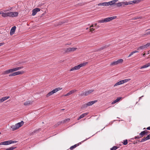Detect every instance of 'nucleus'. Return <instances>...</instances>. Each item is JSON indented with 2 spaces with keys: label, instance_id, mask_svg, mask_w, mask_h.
I'll return each mask as SVG.
<instances>
[{
  "label": "nucleus",
  "instance_id": "f257e3e1",
  "mask_svg": "<svg viewBox=\"0 0 150 150\" xmlns=\"http://www.w3.org/2000/svg\"><path fill=\"white\" fill-rule=\"evenodd\" d=\"M141 0H134L132 1H131L128 2L126 1L125 2H121L122 6L124 7L125 6L128 5H131L134 4H137Z\"/></svg>",
  "mask_w": 150,
  "mask_h": 150
},
{
  "label": "nucleus",
  "instance_id": "f03ea898",
  "mask_svg": "<svg viewBox=\"0 0 150 150\" xmlns=\"http://www.w3.org/2000/svg\"><path fill=\"white\" fill-rule=\"evenodd\" d=\"M116 18V16H113L107 18H104L103 19L99 20L97 22L98 23H105L111 21L113 19H115Z\"/></svg>",
  "mask_w": 150,
  "mask_h": 150
},
{
  "label": "nucleus",
  "instance_id": "7ed1b4c3",
  "mask_svg": "<svg viewBox=\"0 0 150 150\" xmlns=\"http://www.w3.org/2000/svg\"><path fill=\"white\" fill-rule=\"evenodd\" d=\"M88 63L87 62H86L81 64L78 65L74 66L71 68L70 71H73L75 70H78L80 69L81 67H83L86 65Z\"/></svg>",
  "mask_w": 150,
  "mask_h": 150
},
{
  "label": "nucleus",
  "instance_id": "20e7f679",
  "mask_svg": "<svg viewBox=\"0 0 150 150\" xmlns=\"http://www.w3.org/2000/svg\"><path fill=\"white\" fill-rule=\"evenodd\" d=\"M23 122L21 121L20 122L16 124L15 125L11 126V128L13 131L15 130L21 126L23 125Z\"/></svg>",
  "mask_w": 150,
  "mask_h": 150
},
{
  "label": "nucleus",
  "instance_id": "39448f33",
  "mask_svg": "<svg viewBox=\"0 0 150 150\" xmlns=\"http://www.w3.org/2000/svg\"><path fill=\"white\" fill-rule=\"evenodd\" d=\"M17 142L16 141L8 140L1 142L0 145H8L12 143H16Z\"/></svg>",
  "mask_w": 150,
  "mask_h": 150
},
{
  "label": "nucleus",
  "instance_id": "423d86ee",
  "mask_svg": "<svg viewBox=\"0 0 150 150\" xmlns=\"http://www.w3.org/2000/svg\"><path fill=\"white\" fill-rule=\"evenodd\" d=\"M9 15V17H15L18 16V13L17 12H10Z\"/></svg>",
  "mask_w": 150,
  "mask_h": 150
},
{
  "label": "nucleus",
  "instance_id": "0eeeda50",
  "mask_svg": "<svg viewBox=\"0 0 150 150\" xmlns=\"http://www.w3.org/2000/svg\"><path fill=\"white\" fill-rule=\"evenodd\" d=\"M150 46V43H148L147 44H146V45L141 46L138 48H137V49L138 50H143L145 48H146L148 47L149 46Z\"/></svg>",
  "mask_w": 150,
  "mask_h": 150
},
{
  "label": "nucleus",
  "instance_id": "6e6552de",
  "mask_svg": "<svg viewBox=\"0 0 150 150\" xmlns=\"http://www.w3.org/2000/svg\"><path fill=\"white\" fill-rule=\"evenodd\" d=\"M40 9L39 8H34L32 10V15L33 16H35L37 12L40 11Z\"/></svg>",
  "mask_w": 150,
  "mask_h": 150
},
{
  "label": "nucleus",
  "instance_id": "1a4fd4ad",
  "mask_svg": "<svg viewBox=\"0 0 150 150\" xmlns=\"http://www.w3.org/2000/svg\"><path fill=\"white\" fill-rule=\"evenodd\" d=\"M93 91V90H88L87 91H86L83 94V95L86 96L88 95L89 94L91 93Z\"/></svg>",
  "mask_w": 150,
  "mask_h": 150
},
{
  "label": "nucleus",
  "instance_id": "9d476101",
  "mask_svg": "<svg viewBox=\"0 0 150 150\" xmlns=\"http://www.w3.org/2000/svg\"><path fill=\"white\" fill-rule=\"evenodd\" d=\"M16 29V27L15 26L11 28L10 32V34L11 35L15 33V30Z\"/></svg>",
  "mask_w": 150,
  "mask_h": 150
},
{
  "label": "nucleus",
  "instance_id": "9b49d317",
  "mask_svg": "<svg viewBox=\"0 0 150 150\" xmlns=\"http://www.w3.org/2000/svg\"><path fill=\"white\" fill-rule=\"evenodd\" d=\"M24 72L23 71H18L13 73V75L14 76H15L17 75H20L24 73Z\"/></svg>",
  "mask_w": 150,
  "mask_h": 150
},
{
  "label": "nucleus",
  "instance_id": "f8f14e48",
  "mask_svg": "<svg viewBox=\"0 0 150 150\" xmlns=\"http://www.w3.org/2000/svg\"><path fill=\"white\" fill-rule=\"evenodd\" d=\"M147 131H143L139 135L140 136V137L142 138V137H143L145 135H146L147 134Z\"/></svg>",
  "mask_w": 150,
  "mask_h": 150
},
{
  "label": "nucleus",
  "instance_id": "ddd939ff",
  "mask_svg": "<svg viewBox=\"0 0 150 150\" xmlns=\"http://www.w3.org/2000/svg\"><path fill=\"white\" fill-rule=\"evenodd\" d=\"M62 89V88L58 87V88H55V89H53L52 91V93L53 94H54V93H56L57 92L61 90Z\"/></svg>",
  "mask_w": 150,
  "mask_h": 150
},
{
  "label": "nucleus",
  "instance_id": "4468645a",
  "mask_svg": "<svg viewBox=\"0 0 150 150\" xmlns=\"http://www.w3.org/2000/svg\"><path fill=\"white\" fill-rule=\"evenodd\" d=\"M77 49L76 48H68L67 50V52H72L75 51Z\"/></svg>",
  "mask_w": 150,
  "mask_h": 150
},
{
  "label": "nucleus",
  "instance_id": "2eb2a0df",
  "mask_svg": "<svg viewBox=\"0 0 150 150\" xmlns=\"http://www.w3.org/2000/svg\"><path fill=\"white\" fill-rule=\"evenodd\" d=\"M2 16L3 17H9V12L7 13L3 12L2 11L1 13Z\"/></svg>",
  "mask_w": 150,
  "mask_h": 150
},
{
  "label": "nucleus",
  "instance_id": "dca6fc26",
  "mask_svg": "<svg viewBox=\"0 0 150 150\" xmlns=\"http://www.w3.org/2000/svg\"><path fill=\"white\" fill-rule=\"evenodd\" d=\"M97 101V100H95L94 101H93L88 102L87 103V104L88 106H91V105H93V104L95 103Z\"/></svg>",
  "mask_w": 150,
  "mask_h": 150
},
{
  "label": "nucleus",
  "instance_id": "f3484780",
  "mask_svg": "<svg viewBox=\"0 0 150 150\" xmlns=\"http://www.w3.org/2000/svg\"><path fill=\"white\" fill-rule=\"evenodd\" d=\"M70 119L68 118L67 119H65L64 120H62L61 121V122H59L57 123L58 125H60V124L62 123H65L68 121Z\"/></svg>",
  "mask_w": 150,
  "mask_h": 150
},
{
  "label": "nucleus",
  "instance_id": "a211bd4d",
  "mask_svg": "<svg viewBox=\"0 0 150 150\" xmlns=\"http://www.w3.org/2000/svg\"><path fill=\"white\" fill-rule=\"evenodd\" d=\"M88 113H85L83 114L80 116L78 118V119L79 120L80 119L83 117L87 115L88 114Z\"/></svg>",
  "mask_w": 150,
  "mask_h": 150
},
{
  "label": "nucleus",
  "instance_id": "6ab92c4d",
  "mask_svg": "<svg viewBox=\"0 0 150 150\" xmlns=\"http://www.w3.org/2000/svg\"><path fill=\"white\" fill-rule=\"evenodd\" d=\"M121 97L117 98L115 100L112 102V104H114L116 103L117 102L119 101L121 99Z\"/></svg>",
  "mask_w": 150,
  "mask_h": 150
},
{
  "label": "nucleus",
  "instance_id": "aec40b11",
  "mask_svg": "<svg viewBox=\"0 0 150 150\" xmlns=\"http://www.w3.org/2000/svg\"><path fill=\"white\" fill-rule=\"evenodd\" d=\"M98 6H107V2L101 3L98 4Z\"/></svg>",
  "mask_w": 150,
  "mask_h": 150
},
{
  "label": "nucleus",
  "instance_id": "412c9836",
  "mask_svg": "<svg viewBox=\"0 0 150 150\" xmlns=\"http://www.w3.org/2000/svg\"><path fill=\"white\" fill-rule=\"evenodd\" d=\"M23 68V67L22 66V67H16L15 68H13V71H16L18 70H20V69H21Z\"/></svg>",
  "mask_w": 150,
  "mask_h": 150
},
{
  "label": "nucleus",
  "instance_id": "4be33fe9",
  "mask_svg": "<svg viewBox=\"0 0 150 150\" xmlns=\"http://www.w3.org/2000/svg\"><path fill=\"white\" fill-rule=\"evenodd\" d=\"M123 84V82H122V80L120 81L119 82L116 83L114 86L115 87V86L119 85L121 84Z\"/></svg>",
  "mask_w": 150,
  "mask_h": 150
},
{
  "label": "nucleus",
  "instance_id": "5701e85b",
  "mask_svg": "<svg viewBox=\"0 0 150 150\" xmlns=\"http://www.w3.org/2000/svg\"><path fill=\"white\" fill-rule=\"evenodd\" d=\"M107 6H108L109 5H112L113 4H114V3H113V1H109L108 2H107Z\"/></svg>",
  "mask_w": 150,
  "mask_h": 150
},
{
  "label": "nucleus",
  "instance_id": "b1692460",
  "mask_svg": "<svg viewBox=\"0 0 150 150\" xmlns=\"http://www.w3.org/2000/svg\"><path fill=\"white\" fill-rule=\"evenodd\" d=\"M146 32L144 34V35H150V29H147L146 31Z\"/></svg>",
  "mask_w": 150,
  "mask_h": 150
},
{
  "label": "nucleus",
  "instance_id": "393cba45",
  "mask_svg": "<svg viewBox=\"0 0 150 150\" xmlns=\"http://www.w3.org/2000/svg\"><path fill=\"white\" fill-rule=\"evenodd\" d=\"M16 148V147L12 146L10 147H9L8 148L6 149H4V150H13Z\"/></svg>",
  "mask_w": 150,
  "mask_h": 150
},
{
  "label": "nucleus",
  "instance_id": "a878e982",
  "mask_svg": "<svg viewBox=\"0 0 150 150\" xmlns=\"http://www.w3.org/2000/svg\"><path fill=\"white\" fill-rule=\"evenodd\" d=\"M130 80H131L130 79H124L123 80H122V81L123 82V83H126V82L129 81Z\"/></svg>",
  "mask_w": 150,
  "mask_h": 150
},
{
  "label": "nucleus",
  "instance_id": "bb28decb",
  "mask_svg": "<svg viewBox=\"0 0 150 150\" xmlns=\"http://www.w3.org/2000/svg\"><path fill=\"white\" fill-rule=\"evenodd\" d=\"M53 94H54L52 91H50V92H49V93H48L47 95H46V97H48L49 96H51V95H53Z\"/></svg>",
  "mask_w": 150,
  "mask_h": 150
},
{
  "label": "nucleus",
  "instance_id": "cd10ccee",
  "mask_svg": "<svg viewBox=\"0 0 150 150\" xmlns=\"http://www.w3.org/2000/svg\"><path fill=\"white\" fill-rule=\"evenodd\" d=\"M117 64L122 63L123 62V60L122 59H119L116 61Z\"/></svg>",
  "mask_w": 150,
  "mask_h": 150
},
{
  "label": "nucleus",
  "instance_id": "c85d7f7f",
  "mask_svg": "<svg viewBox=\"0 0 150 150\" xmlns=\"http://www.w3.org/2000/svg\"><path fill=\"white\" fill-rule=\"evenodd\" d=\"M31 102L30 101H26L24 103V104L25 105H27L31 104Z\"/></svg>",
  "mask_w": 150,
  "mask_h": 150
},
{
  "label": "nucleus",
  "instance_id": "c756f323",
  "mask_svg": "<svg viewBox=\"0 0 150 150\" xmlns=\"http://www.w3.org/2000/svg\"><path fill=\"white\" fill-rule=\"evenodd\" d=\"M117 64V62L116 61L113 62L111 63L110 65L111 66H114V65H116Z\"/></svg>",
  "mask_w": 150,
  "mask_h": 150
},
{
  "label": "nucleus",
  "instance_id": "7c9ffc66",
  "mask_svg": "<svg viewBox=\"0 0 150 150\" xmlns=\"http://www.w3.org/2000/svg\"><path fill=\"white\" fill-rule=\"evenodd\" d=\"M149 67V66L148 65V64H147L144 65L143 66H142L141 67H140V69H143V68H147V67Z\"/></svg>",
  "mask_w": 150,
  "mask_h": 150
},
{
  "label": "nucleus",
  "instance_id": "2f4dec72",
  "mask_svg": "<svg viewBox=\"0 0 150 150\" xmlns=\"http://www.w3.org/2000/svg\"><path fill=\"white\" fill-rule=\"evenodd\" d=\"M108 46V45H105L102 46V47H101L98 50H102L103 49H104V48L107 47Z\"/></svg>",
  "mask_w": 150,
  "mask_h": 150
},
{
  "label": "nucleus",
  "instance_id": "473e14b6",
  "mask_svg": "<svg viewBox=\"0 0 150 150\" xmlns=\"http://www.w3.org/2000/svg\"><path fill=\"white\" fill-rule=\"evenodd\" d=\"M148 140L147 138H146V137H144V138L142 139L140 141V142H143L147 140Z\"/></svg>",
  "mask_w": 150,
  "mask_h": 150
},
{
  "label": "nucleus",
  "instance_id": "72a5a7b5",
  "mask_svg": "<svg viewBox=\"0 0 150 150\" xmlns=\"http://www.w3.org/2000/svg\"><path fill=\"white\" fill-rule=\"evenodd\" d=\"M115 4L116 5L117 7H120L122 6L121 2H120L117 3L116 4Z\"/></svg>",
  "mask_w": 150,
  "mask_h": 150
},
{
  "label": "nucleus",
  "instance_id": "f704fd0d",
  "mask_svg": "<svg viewBox=\"0 0 150 150\" xmlns=\"http://www.w3.org/2000/svg\"><path fill=\"white\" fill-rule=\"evenodd\" d=\"M77 146V144H75L74 146H71L70 147V149L71 150H73L74 149L76 148Z\"/></svg>",
  "mask_w": 150,
  "mask_h": 150
},
{
  "label": "nucleus",
  "instance_id": "c9c22d12",
  "mask_svg": "<svg viewBox=\"0 0 150 150\" xmlns=\"http://www.w3.org/2000/svg\"><path fill=\"white\" fill-rule=\"evenodd\" d=\"M123 144L124 145H126L127 144V139L123 141Z\"/></svg>",
  "mask_w": 150,
  "mask_h": 150
},
{
  "label": "nucleus",
  "instance_id": "e433bc0d",
  "mask_svg": "<svg viewBox=\"0 0 150 150\" xmlns=\"http://www.w3.org/2000/svg\"><path fill=\"white\" fill-rule=\"evenodd\" d=\"M118 147L116 146H114L112 148H111L110 150H115L117 149Z\"/></svg>",
  "mask_w": 150,
  "mask_h": 150
},
{
  "label": "nucleus",
  "instance_id": "4c0bfd02",
  "mask_svg": "<svg viewBox=\"0 0 150 150\" xmlns=\"http://www.w3.org/2000/svg\"><path fill=\"white\" fill-rule=\"evenodd\" d=\"M76 91V90H72L70 91L69 92H70L71 94H72L75 93Z\"/></svg>",
  "mask_w": 150,
  "mask_h": 150
},
{
  "label": "nucleus",
  "instance_id": "58836bf2",
  "mask_svg": "<svg viewBox=\"0 0 150 150\" xmlns=\"http://www.w3.org/2000/svg\"><path fill=\"white\" fill-rule=\"evenodd\" d=\"M9 74L8 71V70H6L4 71L3 73V75H5L6 74Z\"/></svg>",
  "mask_w": 150,
  "mask_h": 150
},
{
  "label": "nucleus",
  "instance_id": "ea45409f",
  "mask_svg": "<svg viewBox=\"0 0 150 150\" xmlns=\"http://www.w3.org/2000/svg\"><path fill=\"white\" fill-rule=\"evenodd\" d=\"M88 106L87 103L86 104H84L82 105V106L81 107V108H86Z\"/></svg>",
  "mask_w": 150,
  "mask_h": 150
},
{
  "label": "nucleus",
  "instance_id": "a19ab883",
  "mask_svg": "<svg viewBox=\"0 0 150 150\" xmlns=\"http://www.w3.org/2000/svg\"><path fill=\"white\" fill-rule=\"evenodd\" d=\"M9 96H6V97H3V100H4V101L8 99L9 98Z\"/></svg>",
  "mask_w": 150,
  "mask_h": 150
},
{
  "label": "nucleus",
  "instance_id": "79ce46f5",
  "mask_svg": "<svg viewBox=\"0 0 150 150\" xmlns=\"http://www.w3.org/2000/svg\"><path fill=\"white\" fill-rule=\"evenodd\" d=\"M8 70V71L9 73H11V72H12L14 71L13 68Z\"/></svg>",
  "mask_w": 150,
  "mask_h": 150
},
{
  "label": "nucleus",
  "instance_id": "37998d69",
  "mask_svg": "<svg viewBox=\"0 0 150 150\" xmlns=\"http://www.w3.org/2000/svg\"><path fill=\"white\" fill-rule=\"evenodd\" d=\"M70 95H71V94L70 93V92H68L66 94L64 95V96H69Z\"/></svg>",
  "mask_w": 150,
  "mask_h": 150
},
{
  "label": "nucleus",
  "instance_id": "c03bdc74",
  "mask_svg": "<svg viewBox=\"0 0 150 150\" xmlns=\"http://www.w3.org/2000/svg\"><path fill=\"white\" fill-rule=\"evenodd\" d=\"M140 136H135L134 138L132 139H139L141 138Z\"/></svg>",
  "mask_w": 150,
  "mask_h": 150
},
{
  "label": "nucleus",
  "instance_id": "a18cd8bd",
  "mask_svg": "<svg viewBox=\"0 0 150 150\" xmlns=\"http://www.w3.org/2000/svg\"><path fill=\"white\" fill-rule=\"evenodd\" d=\"M134 54V52H133V51L131 53L129 54L128 57H131L132 55Z\"/></svg>",
  "mask_w": 150,
  "mask_h": 150
},
{
  "label": "nucleus",
  "instance_id": "49530a36",
  "mask_svg": "<svg viewBox=\"0 0 150 150\" xmlns=\"http://www.w3.org/2000/svg\"><path fill=\"white\" fill-rule=\"evenodd\" d=\"M94 30V29H93V28H90V31H91L92 33H93V31Z\"/></svg>",
  "mask_w": 150,
  "mask_h": 150
},
{
  "label": "nucleus",
  "instance_id": "de8ad7c7",
  "mask_svg": "<svg viewBox=\"0 0 150 150\" xmlns=\"http://www.w3.org/2000/svg\"><path fill=\"white\" fill-rule=\"evenodd\" d=\"M146 138H147L148 139H150V134L148 135L147 137Z\"/></svg>",
  "mask_w": 150,
  "mask_h": 150
},
{
  "label": "nucleus",
  "instance_id": "09e8293b",
  "mask_svg": "<svg viewBox=\"0 0 150 150\" xmlns=\"http://www.w3.org/2000/svg\"><path fill=\"white\" fill-rule=\"evenodd\" d=\"M0 101L1 103L3 101H4V100H3V98H1L0 99Z\"/></svg>",
  "mask_w": 150,
  "mask_h": 150
},
{
  "label": "nucleus",
  "instance_id": "8fccbe9b",
  "mask_svg": "<svg viewBox=\"0 0 150 150\" xmlns=\"http://www.w3.org/2000/svg\"><path fill=\"white\" fill-rule=\"evenodd\" d=\"M140 17H135V18H134V20H135V19H139L140 18Z\"/></svg>",
  "mask_w": 150,
  "mask_h": 150
},
{
  "label": "nucleus",
  "instance_id": "3c124183",
  "mask_svg": "<svg viewBox=\"0 0 150 150\" xmlns=\"http://www.w3.org/2000/svg\"><path fill=\"white\" fill-rule=\"evenodd\" d=\"M118 0H112L114 4H115L116 2H117Z\"/></svg>",
  "mask_w": 150,
  "mask_h": 150
},
{
  "label": "nucleus",
  "instance_id": "603ef678",
  "mask_svg": "<svg viewBox=\"0 0 150 150\" xmlns=\"http://www.w3.org/2000/svg\"><path fill=\"white\" fill-rule=\"evenodd\" d=\"M9 76H14L13 75V73H12V74H10L9 75Z\"/></svg>",
  "mask_w": 150,
  "mask_h": 150
},
{
  "label": "nucleus",
  "instance_id": "864d4df0",
  "mask_svg": "<svg viewBox=\"0 0 150 150\" xmlns=\"http://www.w3.org/2000/svg\"><path fill=\"white\" fill-rule=\"evenodd\" d=\"M133 52H134V53L139 52L137 50H135V51H133Z\"/></svg>",
  "mask_w": 150,
  "mask_h": 150
},
{
  "label": "nucleus",
  "instance_id": "5fc2aeb1",
  "mask_svg": "<svg viewBox=\"0 0 150 150\" xmlns=\"http://www.w3.org/2000/svg\"><path fill=\"white\" fill-rule=\"evenodd\" d=\"M4 44V43H0V46L3 45Z\"/></svg>",
  "mask_w": 150,
  "mask_h": 150
},
{
  "label": "nucleus",
  "instance_id": "6e6d98bb",
  "mask_svg": "<svg viewBox=\"0 0 150 150\" xmlns=\"http://www.w3.org/2000/svg\"><path fill=\"white\" fill-rule=\"evenodd\" d=\"M143 96H142L141 97H140L139 98V100H140L142 99V97H143Z\"/></svg>",
  "mask_w": 150,
  "mask_h": 150
},
{
  "label": "nucleus",
  "instance_id": "4d7b16f0",
  "mask_svg": "<svg viewBox=\"0 0 150 150\" xmlns=\"http://www.w3.org/2000/svg\"><path fill=\"white\" fill-rule=\"evenodd\" d=\"M94 26V25L93 24H92L90 27V28H91V27H93Z\"/></svg>",
  "mask_w": 150,
  "mask_h": 150
},
{
  "label": "nucleus",
  "instance_id": "13d9d810",
  "mask_svg": "<svg viewBox=\"0 0 150 150\" xmlns=\"http://www.w3.org/2000/svg\"><path fill=\"white\" fill-rule=\"evenodd\" d=\"M146 129L148 130H150V126L147 127Z\"/></svg>",
  "mask_w": 150,
  "mask_h": 150
},
{
  "label": "nucleus",
  "instance_id": "bf43d9fd",
  "mask_svg": "<svg viewBox=\"0 0 150 150\" xmlns=\"http://www.w3.org/2000/svg\"><path fill=\"white\" fill-rule=\"evenodd\" d=\"M149 66V67L150 66V62L149 63H148L147 64Z\"/></svg>",
  "mask_w": 150,
  "mask_h": 150
},
{
  "label": "nucleus",
  "instance_id": "052dcab7",
  "mask_svg": "<svg viewBox=\"0 0 150 150\" xmlns=\"http://www.w3.org/2000/svg\"><path fill=\"white\" fill-rule=\"evenodd\" d=\"M143 57H145V53H144L143 54Z\"/></svg>",
  "mask_w": 150,
  "mask_h": 150
},
{
  "label": "nucleus",
  "instance_id": "680f3d73",
  "mask_svg": "<svg viewBox=\"0 0 150 150\" xmlns=\"http://www.w3.org/2000/svg\"><path fill=\"white\" fill-rule=\"evenodd\" d=\"M3 11L4 12H6V10H3Z\"/></svg>",
  "mask_w": 150,
  "mask_h": 150
},
{
  "label": "nucleus",
  "instance_id": "e2e57ef3",
  "mask_svg": "<svg viewBox=\"0 0 150 150\" xmlns=\"http://www.w3.org/2000/svg\"><path fill=\"white\" fill-rule=\"evenodd\" d=\"M97 24L96 23L94 24V25L96 26L97 25Z\"/></svg>",
  "mask_w": 150,
  "mask_h": 150
},
{
  "label": "nucleus",
  "instance_id": "0e129e2a",
  "mask_svg": "<svg viewBox=\"0 0 150 150\" xmlns=\"http://www.w3.org/2000/svg\"><path fill=\"white\" fill-rule=\"evenodd\" d=\"M2 11H0V14H1Z\"/></svg>",
  "mask_w": 150,
  "mask_h": 150
},
{
  "label": "nucleus",
  "instance_id": "69168bd1",
  "mask_svg": "<svg viewBox=\"0 0 150 150\" xmlns=\"http://www.w3.org/2000/svg\"><path fill=\"white\" fill-rule=\"evenodd\" d=\"M88 28H86V30H88Z\"/></svg>",
  "mask_w": 150,
  "mask_h": 150
},
{
  "label": "nucleus",
  "instance_id": "338daca9",
  "mask_svg": "<svg viewBox=\"0 0 150 150\" xmlns=\"http://www.w3.org/2000/svg\"><path fill=\"white\" fill-rule=\"evenodd\" d=\"M99 27H100V26H99L98 25V26H97V28H99Z\"/></svg>",
  "mask_w": 150,
  "mask_h": 150
},
{
  "label": "nucleus",
  "instance_id": "774afa93",
  "mask_svg": "<svg viewBox=\"0 0 150 150\" xmlns=\"http://www.w3.org/2000/svg\"><path fill=\"white\" fill-rule=\"evenodd\" d=\"M87 139H85L84 141L86 140Z\"/></svg>",
  "mask_w": 150,
  "mask_h": 150
}]
</instances>
